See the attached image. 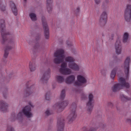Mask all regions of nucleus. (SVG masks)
Masks as SVG:
<instances>
[{"mask_svg": "<svg viewBox=\"0 0 131 131\" xmlns=\"http://www.w3.org/2000/svg\"><path fill=\"white\" fill-rule=\"evenodd\" d=\"M65 96V91L64 90H63L62 91L61 95L60 97L61 99L64 98Z\"/></svg>", "mask_w": 131, "mask_h": 131, "instance_id": "nucleus-33", "label": "nucleus"}, {"mask_svg": "<svg viewBox=\"0 0 131 131\" xmlns=\"http://www.w3.org/2000/svg\"><path fill=\"white\" fill-rule=\"evenodd\" d=\"M50 94L49 93H47L46 95L45 99L48 101H49L50 99Z\"/></svg>", "mask_w": 131, "mask_h": 131, "instance_id": "nucleus-32", "label": "nucleus"}, {"mask_svg": "<svg viewBox=\"0 0 131 131\" xmlns=\"http://www.w3.org/2000/svg\"><path fill=\"white\" fill-rule=\"evenodd\" d=\"M109 104H111V103H109Z\"/></svg>", "mask_w": 131, "mask_h": 131, "instance_id": "nucleus-51", "label": "nucleus"}, {"mask_svg": "<svg viewBox=\"0 0 131 131\" xmlns=\"http://www.w3.org/2000/svg\"><path fill=\"white\" fill-rule=\"evenodd\" d=\"M2 39L1 43L2 45L5 44L7 41V39L6 36L9 35V33L5 29V20L1 19L0 21Z\"/></svg>", "mask_w": 131, "mask_h": 131, "instance_id": "nucleus-3", "label": "nucleus"}, {"mask_svg": "<svg viewBox=\"0 0 131 131\" xmlns=\"http://www.w3.org/2000/svg\"><path fill=\"white\" fill-rule=\"evenodd\" d=\"M68 103L66 101H63L61 103H57L54 105L55 107L58 109H62V111L63 109L64 108L67 106L68 104Z\"/></svg>", "mask_w": 131, "mask_h": 131, "instance_id": "nucleus-16", "label": "nucleus"}, {"mask_svg": "<svg viewBox=\"0 0 131 131\" xmlns=\"http://www.w3.org/2000/svg\"><path fill=\"white\" fill-rule=\"evenodd\" d=\"M120 97L121 100L123 101H126L129 100V99L128 97L123 94L121 95Z\"/></svg>", "mask_w": 131, "mask_h": 131, "instance_id": "nucleus-30", "label": "nucleus"}, {"mask_svg": "<svg viewBox=\"0 0 131 131\" xmlns=\"http://www.w3.org/2000/svg\"><path fill=\"white\" fill-rule=\"evenodd\" d=\"M36 89L34 86H31L26 89L24 91V94L26 96L32 95L35 92Z\"/></svg>", "mask_w": 131, "mask_h": 131, "instance_id": "nucleus-12", "label": "nucleus"}, {"mask_svg": "<svg viewBox=\"0 0 131 131\" xmlns=\"http://www.w3.org/2000/svg\"><path fill=\"white\" fill-rule=\"evenodd\" d=\"M126 123H129L131 125V119L129 118H127L126 120Z\"/></svg>", "mask_w": 131, "mask_h": 131, "instance_id": "nucleus-44", "label": "nucleus"}, {"mask_svg": "<svg viewBox=\"0 0 131 131\" xmlns=\"http://www.w3.org/2000/svg\"><path fill=\"white\" fill-rule=\"evenodd\" d=\"M24 1L25 2H26V1L27 0H24Z\"/></svg>", "mask_w": 131, "mask_h": 131, "instance_id": "nucleus-50", "label": "nucleus"}, {"mask_svg": "<svg viewBox=\"0 0 131 131\" xmlns=\"http://www.w3.org/2000/svg\"><path fill=\"white\" fill-rule=\"evenodd\" d=\"M81 97L82 99H84L86 98V95L84 93H82L81 94Z\"/></svg>", "mask_w": 131, "mask_h": 131, "instance_id": "nucleus-40", "label": "nucleus"}, {"mask_svg": "<svg viewBox=\"0 0 131 131\" xmlns=\"http://www.w3.org/2000/svg\"><path fill=\"white\" fill-rule=\"evenodd\" d=\"M10 6L15 16H16L17 14V9L15 4L12 2H10Z\"/></svg>", "mask_w": 131, "mask_h": 131, "instance_id": "nucleus-20", "label": "nucleus"}, {"mask_svg": "<svg viewBox=\"0 0 131 131\" xmlns=\"http://www.w3.org/2000/svg\"><path fill=\"white\" fill-rule=\"evenodd\" d=\"M129 36V34L127 32H125L124 34L123 37V42L125 43L128 41Z\"/></svg>", "mask_w": 131, "mask_h": 131, "instance_id": "nucleus-26", "label": "nucleus"}, {"mask_svg": "<svg viewBox=\"0 0 131 131\" xmlns=\"http://www.w3.org/2000/svg\"><path fill=\"white\" fill-rule=\"evenodd\" d=\"M8 104L5 102L2 101H0V110L2 111L6 110Z\"/></svg>", "mask_w": 131, "mask_h": 131, "instance_id": "nucleus-18", "label": "nucleus"}, {"mask_svg": "<svg viewBox=\"0 0 131 131\" xmlns=\"http://www.w3.org/2000/svg\"><path fill=\"white\" fill-rule=\"evenodd\" d=\"M6 45L4 48V57L6 58L9 54V51L13 48L15 47V43L14 38L13 37H10L7 40L6 43L3 45Z\"/></svg>", "mask_w": 131, "mask_h": 131, "instance_id": "nucleus-4", "label": "nucleus"}, {"mask_svg": "<svg viewBox=\"0 0 131 131\" xmlns=\"http://www.w3.org/2000/svg\"><path fill=\"white\" fill-rule=\"evenodd\" d=\"M130 58L127 57L126 59L123 66V67L124 69L125 72L126 74H127L129 72V65L130 62Z\"/></svg>", "mask_w": 131, "mask_h": 131, "instance_id": "nucleus-13", "label": "nucleus"}, {"mask_svg": "<svg viewBox=\"0 0 131 131\" xmlns=\"http://www.w3.org/2000/svg\"><path fill=\"white\" fill-rule=\"evenodd\" d=\"M7 90H8V89H7V88H6V89H5V91H4L3 92V93H5V92H6L7 91Z\"/></svg>", "mask_w": 131, "mask_h": 131, "instance_id": "nucleus-47", "label": "nucleus"}, {"mask_svg": "<svg viewBox=\"0 0 131 131\" xmlns=\"http://www.w3.org/2000/svg\"><path fill=\"white\" fill-rule=\"evenodd\" d=\"M47 5H52V0H47Z\"/></svg>", "mask_w": 131, "mask_h": 131, "instance_id": "nucleus-39", "label": "nucleus"}, {"mask_svg": "<svg viewBox=\"0 0 131 131\" xmlns=\"http://www.w3.org/2000/svg\"><path fill=\"white\" fill-rule=\"evenodd\" d=\"M111 37H112V38L110 39V40H112L113 39V38L114 37V35H111Z\"/></svg>", "mask_w": 131, "mask_h": 131, "instance_id": "nucleus-48", "label": "nucleus"}, {"mask_svg": "<svg viewBox=\"0 0 131 131\" xmlns=\"http://www.w3.org/2000/svg\"><path fill=\"white\" fill-rule=\"evenodd\" d=\"M128 2L130 3V2H131V0H128Z\"/></svg>", "mask_w": 131, "mask_h": 131, "instance_id": "nucleus-49", "label": "nucleus"}, {"mask_svg": "<svg viewBox=\"0 0 131 131\" xmlns=\"http://www.w3.org/2000/svg\"><path fill=\"white\" fill-rule=\"evenodd\" d=\"M47 9L48 12L49 13H51L52 10V5H47Z\"/></svg>", "mask_w": 131, "mask_h": 131, "instance_id": "nucleus-31", "label": "nucleus"}, {"mask_svg": "<svg viewBox=\"0 0 131 131\" xmlns=\"http://www.w3.org/2000/svg\"><path fill=\"white\" fill-rule=\"evenodd\" d=\"M119 69V67H117L115 68L111 71L110 74V77L111 79H114L115 77L116 72Z\"/></svg>", "mask_w": 131, "mask_h": 131, "instance_id": "nucleus-22", "label": "nucleus"}, {"mask_svg": "<svg viewBox=\"0 0 131 131\" xmlns=\"http://www.w3.org/2000/svg\"><path fill=\"white\" fill-rule=\"evenodd\" d=\"M29 68L31 71H33L36 69V66L35 64L31 62H29Z\"/></svg>", "mask_w": 131, "mask_h": 131, "instance_id": "nucleus-24", "label": "nucleus"}, {"mask_svg": "<svg viewBox=\"0 0 131 131\" xmlns=\"http://www.w3.org/2000/svg\"><path fill=\"white\" fill-rule=\"evenodd\" d=\"M99 23L100 25L104 26L106 23V19L100 18Z\"/></svg>", "mask_w": 131, "mask_h": 131, "instance_id": "nucleus-28", "label": "nucleus"}, {"mask_svg": "<svg viewBox=\"0 0 131 131\" xmlns=\"http://www.w3.org/2000/svg\"><path fill=\"white\" fill-rule=\"evenodd\" d=\"M75 80V77L74 75H71L68 76L65 80V82L68 84L73 83Z\"/></svg>", "mask_w": 131, "mask_h": 131, "instance_id": "nucleus-15", "label": "nucleus"}, {"mask_svg": "<svg viewBox=\"0 0 131 131\" xmlns=\"http://www.w3.org/2000/svg\"><path fill=\"white\" fill-rule=\"evenodd\" d=\"M34 49L37 51H39L42 50L43 48L40 42H38L36 43L34 47Z\"/></svg>", "mask_w": 131, "mask_h": 131, "instance_id": "nucleus-21", "label": "nucleus"}, {"mask_svg": "<svg viewBox=\"0 0 131 131\" xmlns=\"http://www.w3.org/2000/svg\"><path fill=\"white\" fill-rule=\"evenodd\" d=\"M54 56L55 58L53 60V62L56 64H59L61 62H63V60L65 57L64 51L63 49L57 50L54 53Z\"/></svg>", "mask_w": 131, "mask_h": 131, "instance_id": "nucleus-6", "label": "nucleus"}, {"mask_svg": "<svg viewBox=\"0 0 131 131\" xmlns=\"http://www.w3.org/2000/svg\"><path fill=\"white\" fill-rule=\"evenodd\" d=\"M56 81L58 83H61L64 81V78L62 75H57L56 77Z\"/></svg>", "mask_w": 131, "mask_h": 131, "instance_id": "nucleus-23", "label": "nucleus"}, {"mask_svg": "<svg viewBox=\"0 0 131 131\" xmlns=\"http://www.w3.org/2000/svg\"><path fill=\"white\" fill-rule=\"evenodd\" d=\"M41 20L44 30L45 37L46 39H48L49 37V29L45 18L42 17Z\"/></svg>", "mask_w": 131, "mask_h": 131, "instance_id": "nucleus-10", "label": "nucleus"}, {"mask_svg": "<svg viewBox=\"0 0 131 131\" xmlns=\"http://www.w3.org/2000/svg\"><path fill=\"white\" fill-rule=\"evenodd\" d=\"M102 7L103 9L104 10H106L108 8V6L107 4H106L105 3H103Z\"/></svg>", "mask_w": 131, "mask_h": 131, "instance_id": "nucleus-35", "label": "nucleus"}, {"mask_svg": "<svg viewBox=\"0 0 131 131\" xmlns=\"http://www.w3.org/2000/svg\"><path fill=\"white\" fill-rule=\"evenodd\" d=\"M64 120L63 118L59 119L57 122V127L58 130L59 131H63L64 127Z\"/></svg>", "mask_w": 131, "mask_h": 131, "instance_id": "nucleus-17", "label": "nucleus"}, {"mask_svg": "<svg viewBox=\"0 0 131 131\" xmlns=\"http://www.w3.org/2000/svg\"><path fill=\"white\" fill-rule=\"evenodd\" d=\"M28 105L27 106H29L31 110V108H33L34 107V105H33V103L31 102H29L28 103Z\"/></svg>", "mask_w": 131, "mask_h": 131, "instance_id": "nucleus-38", "label": "nucleus"}, {"mask_svg": "<svg viewBox=\"0 0 131 131\" xmlns=\"http://www.w3.org/2000/svg\"><path fill=\"white\" fill-rule=\"evenodd\" d=\"M109 3V1L108 0H107L105 2H104V3H105L106 4H107Z\"/></svg>", "mask_w": 131, "mask_h": 131, "instance_id": "nucleus-46", "label": "nucleus"}, {"mask_svg": "<svg viewBox=\"0 0 131 131\" xmlns=\"http://www.w3.org/2000/svg\"><path fill=\"white\" fill-rule=\"evenodd\" d=\"M6 131H15V130L12 127L9 126L7 127Z\"/></svg>", "mask_w": 131, "mask_h": 131, "instance_id": "nucleus-37", "label": "nucleus"}, {"mask_svg": "<svg viewBox=\"0 0 131 131\" xmlns=\"http://www.w3.org/2000/svg\"><path fill=\"white\" fill-rule=\"evenodd\" d=\"M80 8L79 7H78L75 10V12L76 13H78L80 11Z\"/></svg>", "mask_w": 131, "mask_h": 131, "instance_id": "nucleus-43", "label": "nucleus"}, {"mask_svg": "<svg viewBox=\"0 0 131 131\" xmlns=\"http://www.w3.org/2000/svg\"><path fill=\"white\" fill-rule=\"evenodd\" d=\"M100 18L106 19L107 18V14L106 11H104L103 12Z\"/></svg>", "mask_w": 131, "mask_h": 131, "instance_id": "nucleus-29", "label": "nucleus"}, {"mask_svg": "<svg viewBox=\"0 0 131 131\" xmlns=\"http://www.w3.org/2000/svg\"><path fill=\"white\" fill-rule=\"evenodd\" d=\"M1 9L2 11H4L5 10V7L2 3H0Z\"/></svg>", "mask_w": 131, "mask_h": 131, "instance_id": "nucleus-34", "label": "nucleus"}, {"mask_svg": "<svg viewBox=\"0 0 131 131\" xmlns=\"http://www.w3.org/2000/svg\"><path fill=\"white\" fill-rule=\"evenodd\" d=\"M94 95L92 92L90 93L88 95V102H92L94 100Z\"/></svg>", "mask_w": 131, "mask_h": 131, "instance_id": "nucleus-27", "label": "nucleus"}, {"mask_svg": "<svg viewBox=\"0 0 131 131\" xmlns=\"http://www.w3.org/2000/svg\"><path fill=\"white\" fill-rule=\"evenodd\" d=\"M92 102H87L86 103V108L88 113L91 114L92 112L93 106L92 104Z\"/></svg>", "mask_w": 131, "mask_h": 131, "instance_id": "nucleus-19", "label": "nucleus"}, {"mask_svg": "<svg viewBox=\"0 0 131 131\" xmlns=\"http://www.w3.org/2000/svg\"><path fill=\"white\" fill-rule=\"evenodd\" d=\"M77 81H75L74 84L75 86H81L83 84L86 83L87 82L86 77L83 75H78L77 76Z\"/></svg>", "mask_w": 131, "mask_h": 131, "instance_id": "nucleus-8", "label": "nucleus"}, {"mask_svg": "<svg viewBox=\"0 0 131 131\" xmlns=\"http://www.w3.org/2000/svg\"><path fill=\"white\" fill-rule=\"evenodd\" d=\"M115 48L117 54H119L121 53L122 47L121 41L119 39H117L116 41L115 44Z\"/></svg>", "mask_w": 131, "mask_h": 131, "instance_id": "nucleus-14", "label": "nucleus"}, {"mask_svg": "<svg viewBox=\"0 0 131 131\" xmlns=\"http://www.w3.org/2000/svg\"><path fill=\"white\" fill-rule=\"evenodd\" d=\"M131 6L126 5V9L125 12L124 18L125 20L129 22L131 20Z\"/></svg>", "mask_w": 131, "mask_h": 131, "instance_id": "nucleus-9", "label": "nucleus"}, {"mask_svg": "<svg viewBox=\"0 0 131 131\" xmlns=\"http://www.w3.org/2000/svg\"><path fill=\"white\" fill-rule=\"evenodd\" d=\"M76 105L75 103H73L71 107L70 113L68 117V122L69 123H72L75 119L77 116L75 112Z\"/></svg>", "mask_w": 131, "mask_h": 131, "instance_id": "nucleus-7", "label": "nucleus"}, {"mask_svg": "<svg viewBox=\"0 0 131 131\" xmlns=\"http://www.w3.org/2000/svg\"><path fill=\"white\" fill-rule=\"evenodd\" d=\"M106 70L104 69H102L101 70V72L102 75L105 76L106 74Z\"/></svg>", "mask_w": 131, "mask_h": 131, "instance_id": "nucleus-36", "label": "nucleus"}, {"mask_svg": "<svg viewBox=\"0 0 131 131\" xmlns=\"http://www.w3.org/2000/svg\"><path fill=\"white\" fill-rule=\"evenodd\" d=\"M67 44L68 47H70L72 46L73 45L72 43L69 41H67L66 42Z\"/></svg>", "mask_w": 131, "mask_h": 131, "instance_id": "nucleus-41", "label": "nucleus"}, {"mask_svg": "<svg viewBox=\"0 0 131 131\" xmlns=\"http://www.w3.org/2000/svg\"><path fill=\"white\" fill-rule=\"evenodd\" d=\"M65 62H63L61 64V68L59 69V72L62 74L68 75L72 73L70 69L75 71H78L80 68L79 66L76 63L74 58L71 56L66 57L65 58Z\"/></svg>", "mask_w": 131, "mask_h": 131, "instance_id": "nucleus-1", "label": "nucleus"}, {"mask_svg": "<svg viewBox=\"0 0 131 131\" xmlns=\"http://www.w3.org/2000/svg\"><path fill=\"white\" fill-rule=\"evenodd\" d=\"M29 106H26L23 108L22 111H20L16 116L15 114L12 115V121H14L17 119L19 122H21L23 119L24 115L27 118H30L32 116V114Z\"/></svg>", "mask_w": 131, "mask_h": 131, "instance_id": "nucleus-2", "label": "nucleus"}, {"mask_svg": "<svg viewBox=\"0 0 131 131\" xmlns=\"http://www.w3.org/2000/svg\"><path fill=\"white\" fill-rule=\"evenodd\" d=\"M45 114L46 116H48L50 115L51 113L50 111L49 110H47L45 112Z\"/></svg>", "mask_w": 131, "mask_h": 131, "instance_id": "nucleus-42", "label": "nucleus"}, {"mask_svg": "<svg viewBox=\"0 0 131 131\" xmlns=\"http://www.w3.org/2000/svg\"><path fill=\"white\" fill-rule=\"evenodd\" d=\"M50 70L49 69L44 71L41 79V81L43 83H46L50 77Z\"/></svg>", "mask_w": 131, "mask_h": 131, "instance_id": "nucleus-11", "label": "nucleus"}, {"mask_svg": "<svg viewBox=\"0 0 131 131\" xmlns=\"http://www.w3.org/2000/svg\"><path fill=\"white\" fill-rule=\"evenodd\" d=\"M29 16L31 20L32 21H35L37 20L36 15V14L33 13H30L29 14Z\"/></svg>", "mask_w": 131, "mask_h": 131, "instance_id": "nucleus-25", "label": "nucleus"}, {"mask_svg": "<svg viewBox=\"0 0 131 131\" xmlns=\"http://www.w3.org/2000/svg\"><path fill=\"white\" fill-rule=\"evenodd\" d=\"M95 4L97 5H98L100 4L101 2V0H94Z\"/></svg>", "mask_w": 131, "mask_h": 131, "instance_id": "nucleus-45", "label": "nucleus"}, {"mask_svg": "<svg viewBox=\"0 0 131 131\" xmlns=\"http://www.w3.org/2000/svg\"><path fill=\"white\" fill-rule=\"evenodd\" d=\"M120 83H117L115 84L111 88L113 92H117L122 88V87H125L128 88L129 87V83L126 82L124 79L122 77H119L118 79Z\"/></svg>", "mask_w": 131, "mask_h": 131, "instance_id": "nucleus-5", "label": "nucleus"}]
</instances>
